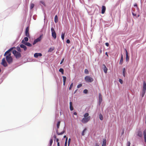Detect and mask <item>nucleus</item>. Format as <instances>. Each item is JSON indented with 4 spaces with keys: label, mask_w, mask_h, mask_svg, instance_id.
Here are the masks:
<instances>
[{
    "label": "nucleus",
    "mask_w": 146,
    "mask_h": 146,
    "mask_svg": "<svg viewBox=\"0 0 146 146\" xmlns=\"http://www.w3.org/2000/svg\"><path fill=\"white\" fill-rule=\"evenodd\" d=\"M102 44H97L96 46V50L100 55L102 52Z\"/></svg>",
    "instance_id": "obj_2"
},
{
    "label": "nucleus",
    "mask_w": 146,
    "mask_h": 146,
    "mask_svg": "<svg viewBox=\"0 0 146 146\" xmlns=\"http://www.w3.org/2000/svg\"><path fill=\"white\" fill-rule=\"evenodd\" d=\"M84 79L86 82L91 83L93 81V79L89 76H86Z\"/></svg>",
    "instance_id": "obj_3"
},
{
    "label": "nucleus",
    "mask_w": 146,
    "mask_h": 146,
    "mask_svg": "<svg viewBox=\"0 0 146 146\" xmlns=\"http://www.w3.org/2000/svg\"><path fill=\"white\" fill-rule=\"evenodd\" d=\"M1 64L5 67H6L8 65L7 63L5 60V58L2 59Z\"/></svg>",
    "instance_id": "obj_8"
},
{
    "label": "nucleus",
    "mask_w": 146,
    "mask_h": 146,
    "mask_svg": "<svg viewBox=\"0 0 146 146\" xmlns=\"http://www.w3.org/2000/svg\"><path fill=\"white\" fill-rule=\"evenodd\" d=\"M56 133L58 135H62L65 132L64 131H63L60 133H58V130L57 129L56 130Z\"/></svg>",
    "instance_id": "obj_21"
},
{
    "label": "nucleus",
    "mask_w": 146,
    "mask_h": 146,
    "mask_svg": "<svg viewBox=\"0 0 146 146\" xmlns=\"http://www.w3.org/2000/svg\"><path fill=\"white\" fill-rule=\"evenodd\" d=\"M70 111H73L74 110L73 107L72 106V102H70Z\"/></svg>",
    "instance_id": "obj_22"
},
{
    "label": "nucleus",
    "mask_w": 146,
    "mask_h": 146,
    "mask_svg": "<svg viewBox=\"0 0 146 146\" xmlns=\"http://www.w3.org/2000/svg\"><path fill=\"white\" fill-rule=\"evenodd\" d=\"M142 90H146V83L145 81H143V86Z\"/></svg>",
    "instance_id": "obj_18"
},
{
    "label": "nucleus",
    "mask_w": 146,
    "mask_h": 146,
    "mask_svg": "<svg viewBox=\"0 0 146 146\" xmlns=\"http://www.w3.org/2000/svg\"><path fill=\"white\" fill-rule=\"evenodd\" d=\"M106 10V7L104 6H102V13L104 14Z\"/></svg>",
    "instance_id": "obj_20"
},
{
    "label": "nucleus",
    "mask_w": 146,
    "mask_h": 146,
    "mask_svg": "<svg viewBox=\"0 0 146 146\" xmlns=\"http://www.w3.org/2000/svg\"><path fill=\"white\" fill-rule=\"evenodd\" d=\"M12 53L16 59L19 58L21 56L20 52H17L15 50H13L12 51Z\"/></svg>",
    "instance_id": "obj_1"
},
{
    "label": "nucleus",
    "mask_w": 146,
    "mask_h": 146,
    "mask_svg": "<svg viewBox=\"0 0 146 146\" xmlns=\"http://www.w3.org/2000/svg\"><path fill=\"white\" fill-rule=\"evenodd\" d=\"M51 31L52 36L54 39H55L56 38V34L53 27H52L51 28Z\"/></svg>",
    "instance_id": "obj_4"
},
{
    "label": "nucleus",
    "mask_w": 146,
    "mask_h": 146,
    "mask_svg": "<svg viewBox=\"0 0 146 146\" xmlns=\"http://www.w3.org/2000/svg\"><path fill=\"white\" fill-rule=\"evenodd\" d=\"M55 140H56V142H58L59 139L58 138H56V139H55Z\"/></svg>",
    "instance_id": "obj_55"
},
{
    "label": "nucleus",
    "mask_w": 146,
    "mask_h": 146,
    "mask_svg": "<svg viewBox=\"0 0 146 146\" xmlns=\"http://www.w3.org/2000/svg\"><path fill=\"white\" fill-rule=\"evenodd\" d=\"M7 54L6 55V56H8V57H11V53H7Z\"/></svg>",
    "instance_id": "obj_47"
},
{
    "label": "nucleus",
    "mask_w": 146,
    "mask_h": 146,
    "mask_svg": "<svg viewBox=\"0 0 146 146\" xmlns=\"http://www.w3.org/2000/svg\"><path fill=\"white\" fill-rule=\"evenodd\" d=\"M82 84H79L77 86V88H79L82 87Z\"/></svg>",
    "instance_id": "obj_46"
},
{
    "label": "nucleus",
    "mask_w": 146,
    "mask_h": 146,
    "mask_svg": "<svg viewBox=\"0 0 146 146\" xmlns=\"http://www.w3.org/2000/svg\"><path fill=\"white\" fill-rule=\"evenodd\" d=\"M146 91V90H142V91L141 93V96L142 98H143L144 97V96L145 94V93Z\"/></svg>",
    "instance_id": "obj_24"
},
{
    "label": "nucleus",
    "mask_w": 146,
    "mask_h": 146,
    "mask_svg": "<svg viewBox=\"0 0 146 146\" xmlns=\"http://www.w3.org/2000/svg\"><path fill=\"white\" fill-rule=\"evenodd\" d=\"M67 145H66V143H65L64 146H67Z\"/></svg>",
    "instance_id": "obj_64"
},
{
    "label": "nucleus",
    "mask_w": 146,
    "mask_h": 146,
    "mask_svg": "<svg viewBox=\"0 0 146 146\" xmlns=\"http://www.w3.org/2000/svg\"><path fill=\"white\" fill-rule=\"evenodd\" d=\"M15 48V47H13L9 49L8 50H7V51L6 52V53H10V52H11L12 50L13 49V48Z\"/></svg>",
    "instance_id": "obj_25"
},
{
    "label": "nucleus",
    "mask_w": 146,
    "mask_h": 146,
    "mask_svg": "<svg viewBox=\"0 0 146 146\" xmlns=\"http://www.w3.org/2000/svg\"><path fill=\"white\" fill-rule=\"evenodd\" d=\"M54 49V47H52L50 48L48 50V52H52Z\"/></svg>",
    "instance_id": "obj_26"
},
{
    "label": "nucleus",
    "mask_w": 146,
    "mask_h": 146,
    "mask_svg": "<svg viewBox=\"0 0 146 146\" xmlns=\"http://www.w3.org/2000/svg\"><path fill=\"white\" fill-rule=\"evenodd\" d=\"M145 142L146 143V129L144 130L143 134Z\"/></svg>",
    "instance_id": "obj_19"
},
{
    "label": "nucleus",
    "mask_w": 146,
    "mask_h": 146,
    "mask_svg": "<svg viewBox=\"0 0 146 146\" xmlns=\"http://www.w3.org/2000/svg\"><path fill=\"white\" fill-rule=\"evenodd\" d=\"M105 54L106 55V56H107V57H108V52H106L105 53Z\"/></svg>",
    "instance_id": "obj_57"
},
{
    "label": "nucleus",
    "mask_w": 146,
    "mask_h": 146,
    "mask_svg": "<svg viewBox=\"0 0 146 146\" xmlns=\"http://www.w3.org/2000/svg\"><path fill=\"white\" fill-rule=\"evenodd\" d=\"M23 39L25 42H27L29 40V38H28V37L27 36V37H24Z\"/></svg>",
    "instance_id": "obj_36"
},
{
    "label": "nucleus",
    "mask_w": 146,
    "mask_h": 146,
    "mask_svg": "<svg viewBox=\"0 0 146 146\" xmlns=\"http://www.w3.org/2000/svg\"><path fill=\"white\" fill-rule=\"evenodd\" d=\"M123 56L122 54H121V57L120 58V61L119 62V64L120 65H122L123 64Z\"/></svg>",
    "instance_id": "obj_23"
},
{
    "label": "nucleus",
    "mask_w": 146,
    "mask_h": 146,
    "mask_svg": "<svg viewBox=\"0 0 146 146\" xmlns=\"http://www.w3.org/2000/svg\"><path fill=\"white\" fill-rule=\"evenodd\" d=\"M57 146H60V145L59 142H57Z\"/></svg>",
    "instance_id": "obj_60"
},
{
    "label": "nucleus",
    "mask_w": 146,
    "mask_h": 146,
    "mask_svg": "<svg viewBox=\"0 0 146 146\" xmlns=\"http://www.w3.org/2000/svg\"><path fill=\"white\" fill-rule=\"evenodd\" d=\"M54 138L55 139H56V138H57L56 136L55 135H54Z\"/></svg>",
    "instance_id": "obj_61"
},
{
    "label": "nucleus",
    "mask_w": 146,
    "mask_h": 146,
    "mask_svg": "<svg viewBox=\"0 0 146 146\" xmlns=\"http://www.w3.org/2000/svg\"><path fill=\"white\" fill-rule=\"evenodd\" d=\"M29 28L28 27H27L25 29V35L29 37H30V35L29 33Z\"/></svg>",
    "instance_id": "obj_11"
},
{
    "label": "nucleus",
    "mask_w": 146,
    "mask_h": 146,
    "mask_svg": "<svg viewBox=\"0 0 146 146\" xmlns=\"http://www.w3.org/2000/svg\"><path fill=\"white\" fill-rule=\"evenodd\" d=\"M126 70L125 68H123L122 71V74L123 76L124 77H125L126 76Z\"/></svg>",
    "instance_id": "obj_17"
},
{
    "label": "nucleus",
    "mask_w": 146,
    "mask_h": 146,
    "mask_svg": "<svg viewBox=\"0 0 146 146\" xmlns=\"http://www.w3.org/2000/svg\"><path fill=\"white\" fill-rule=\"evenodd\" d=\"M131 143L130 141H128L127 143V146H130Z\"/></svg>",
    "instance_id": "obj_49"
},
{
    "label": "nucleus",
    "mask_w": 146,
    "mask_h": 146,
    "mask_svg": "<svg viewBox=\"0 0 146 146\" xmlns=\"http://www.w3.org/2000/svg\"><path fill=\"white\" fill-rule=\"evenodd\" d=\"M119 81L121 84H122L123 83V81L121 79H119Z\"/></svg>",
    "instance_id": "obj_43"
},
{
    "label": "nucleus",
    "mask_w": 146,
    "mask_h": 146,
    "mask_svg": "<svg viewBox=\"0 0 146 146\" xmlns=\"http://www.w3.org/2000/svg\"><path fill=\"white\" fill-rule=\"evenodd\" d=\"M20 47L22 48H23L24 49V51H26L27 49V47L24 44H21L20 45Z\"/></svg>",
    "instance_id": "obj_16"
},
{
    "label": "nucleus",
    "mask_w": 146,
    "mask_h": 146,
    "mask_svg": "<svg viewBox=\"0 0 146 146\" xmlns=\"http://www.w3.org/2000/svg\"><path fill=\"white\" fill-rule=\"evenodd\" d=\"M37 42H36V40H35L33 42V45H35V44H36Z\"/></svg>",
    "instance_id": "obj_54"
},
{
    "label": "nucleus",
    "mask_w": 146,
    "mask_h": 146,
    "mask_svg": "<svg viewBox=\"0 0 146 146\" xmlns=\"http://www.w3.org/2000/svg\"><path fill=\"white\" fill-rule=\"evenodd\" d=\"M5 58L7 62L9 64H11L13 62V59L12 57L6 56Z\"/></svg>",
    "instance_id": "obj_7"
},
{
    "label": "nucleus",
    "mask_w": 146,
    "mask_h": 146,
    "mask_svg": "<svg viewBox=\"0 0 146 146\" xmlns=\"http://www.w3.org/2000/svg\"><path fill=\"white\" fill-rule=\"evenodd\" d=\"M63 82V85L64 86L65 85L66 82Z\"/></svg>",
    "instance_id": "obj_62"
},
{
    "label": "nucleus",
    "mask_w": 146,
    "mask_h": 146,
    "mask_svg": "<svg viewBox=\"0 0 146 146\" xmlns=\"http://www.w3.org/2000/svg\"><path fill=\"white\" fill-rule=\"evenodd\" d=\"M136 135L140 138H142L143 137V131L141 129H139L137 132Z\"/></svg>",
    "instance_id": "obj_6"
},
{
    "label": "nucleus",
    "mask_w": 146,
    "mask_h": 146,
    "mask_svg": "<svg viewBox=\"0 0 146 146\" xmlns=\"http://www.w3.org/2000/svg\"><path fill=\"white\" fill-rule=\"evenodd\" d=\"M60 121H58L57 124H56L57 126V129L58 130V129L59 128L60 124Z\"/></svg>",
    "instance_id": "obj_32"
},
{
    "label": "nucleus",
    "mask_w": 146,
    "mask_h": 146,
    "mask_svg": "<svg viewBox=\"0 0 146 146\" xmlns=\"http://www.w3.org/2000/svg\"><path fill=\"white\" fill-rule=\"evenodd\" d=\"M78 90V89H77L74 92V94H75V93L76 92H77V90Z\"/></svg>",
    "instance_id": "obj_59"
},
{
    "label": "nucleus",
    "mask_w": 146,
    "mask_h": 146,
    "mask_svg": "<svg viewBox=\"0 0 146 146\" xmlns=\"http://www.w3.org/2000/svg\"><path fill=\"white\" fill-rule=\"evenodd\" d=\"M64 58H63L62 59V60H61V61L60 63V64H61L64 61Z\"/></svg>",
    "instance_id": "obj_50"
},
{
    "label": "nucleus",
    "mask_w": 146,
    "mask_h": 146,
    "mask_svg": "<svg viewBox=\"0 0 146 146\" xmlns=\"http://www.w3.org/2000/svg\"><path fill=\"white\" fill-rule=\"evenodd\" d=\"M99 117L101 121L103 120V116L102 114L101 113H100V114L99 115Z\"/></svg>",
    "instance_id": "obj_33"
},
{
    "label": "nucleus",
    "mask_w": 146,
    "mask_h": 146,
    "mask_svg": "<svg viewBox=\"0 0 146 146\" xmlns=\"http://www.w3.org/2000/svg\"><path fill=\"white\" fill-rule=\"evenodd\" d=\"M66 42L68 44H69L70 43V40L69 39H67V40H66Z\"/></svg>",
    "instance_id": "obj_51"
},
{
    "label": "nucleus",
    "mask_w": 146,
    "mask_h": 146,
    "mask_svg": "<svg viewBox=\"0 0 146 146\" xmlns=\"http://www.w3.org/2000/svg\"><path fill=\"white\" fill-rule=\"evenodd\" d=\"M54 22L55 23H57L58 22V17L57 15H56L54 17Z\"/></svg>",
    "instance_id": "obj_28"
},
{
    "label": "nucleus",
    "mask_w": 146,
    "mask_h": 146,
    "mask_svg": "<svg viewBox=\"0 0 146 146\" xmlns=\"http://www.w3.org/2000/svg\"><path fill=\"white\" fill-rule=\"evenodd\" d=\"M21 43L29 47H31L32 46V44L31 43L29 42H25L24 39H23L22 40Z\"/></svg>",
    "instance_id": "obj_9"
},
{
    "label": "nucleus",
    "mask_w": 146,
    "mask_h": 146,
    "mask_svg": "<svg viewBox=\"0 0 146 146\" xmlns=\"http://www.w3.org/2000/svg\"><path fill=\"white\" fill-rule=\"evenodd\" d=\"M105 45L107 47H108L109 46V44L108 42H106L105 43Z\"/></svg>",
    "instance_id": "obj_53"
},
{
    "label": "nucleus",
    "mask_w": 146,
    "mask_h": 146,
    "mask_svg": "<svg viewBox=\"0 0 146 146\" xmlns=\"http://www.w3.org/2000/svg\"><path fill=\"white\" fill-rule=\"evenodd\" d=\"M35 5L33 3H31V4L30 9H32L34 7Z\"/></svg>",
    "instance_id": "obj_39"
},
{
    "label": "nucleus",
    "mask_w": 146,
    "mask_h": 146,
    "mask_svg": "<svg viewBox=\"0 0 146 146\" xmlns=\"http://www.w3.org/2000/svg\"><path fill=\"white\" fill-rule=\"evenodd\" d=\"M65 33L62 32L61 33V38L63 40H64L65 36Z\"/></svg>",
    "instance_id": "obj_29"
},
{
    "label": "nucleus",
    "mask_w": 146,
    "mask_h": 146,
    "mask_svg": "<svg viewBox=\"0 0 146 146\" xmlns=\"http://www.w3.org/2000/svg\"><path fill=\"white\" fill-rule=\"evenodd\" d=\"M131 11H132V13L133 15L134 16L136 17V14L133 13V9H132Z\"/></svg>",
    "instance_id": "obj_45"
},
{
    "label": "nucleus",
    "mask_w": 146,
    "mask_h": 146,
    "mask_svg": "<svg viewBox=\"0 0 146 146\" xmlns=\"http://www.w3.org/2000/svg\"><path fill=\"white\" fill-rule=\"evenodd\" d=\"M89 113H85V114L84 115V117H88L89 116Z\"/></svg>",
    "instance_id": "obj_38"
},
{
    "label": "nucleus",
    "mask_w": 146,
    "mask_h": 146,
    "mask_svg": "<svg viewBox=\"0 0 146 146\" xmlns=\"http://www.w3.org/2000/svg\"><path fill=\"white\" fill-rule=\"evenodd\" d=\"M83 93L85 94H87L88 93V91L87 89H85L83 90Z\"/></svg>",
    "instance_id": "obj_37"
},
{
    "label": "nucleus",
    "mask_w": 146,
    "mask_h": 146,
    "mask_svg": "<svg viewBox=\"0 0 146 146\" xmlns=\"http://www.w3.org/2000/svg\"><path fill=\"white\" fill-rule=\"evenodd\" d=\"M40 3H41L44 6H46V5H45V4L44 3V2H43V1H40Z\"/></svg>",
    "instance_id": "obj_44"
},
{
    "label": "nucleus",
    "mask_w": 146,
    "mask_h": 146,
    "mask_svg": "<svg viewBox=\"0 0 146 146\" xmlns=\"http://www.w3.org/2000/svg\"><path fill=\"white\" fill-rule=\"evenodd\" d=\"M43 36V35L42 34L39 37L35 39V40H36V41L37 42H40L42 39Z\"/></svg>",
    "instance_id": "obj_14"
},
{
    "label": "nucleus",
    "mask_w": 146,
    "mask_h": 146,
    "mask_svg": "<svg viewBox=\"0 0 146 146\" xmlns=\"http://www.w3.org/2000/svg\"><path fill=\"white\" fill-rule=\"evenodd\" d=\"M42 54L40 53H35L34 54V57L35 58H37L38 57L42 56Z\"/></svg>",
    "instance_id": "obj_15"
},
{
    "label": "nucleus",
    "mask_w": 146,
    "mask_h": 146,
    "mask_svg": "<svg viewBox=\"0 0 146 146\" xmlns=\"http://www.w3.org/2000/svg\"><path fill=\"white\" fill-rule=\"evenodd\" d=\"M87 130V129L86 128H85L83 130L82 133V136H84V133L86 131V130Z\"/></svg>",
    "instance_id": "obj_34"
},
{
    "label": "nucleus",
    "mask_w": 146,
    "mask_h": 146,
    "mask_svg": "<svg viewBox=\"0 0 146 146\" xmlns=\"http://www.w3.org/2000/svg\"><path fill=\"white\" fill-rule=\"evenodd\" d=\"M106 139H103L102 146H106Z\"/></svg>",
    "instance_id": "obj_27"
},
{
    "label": "nucleus",
    "mask_w": 146,
    "mask_h": 146,
    "mask_svg": "<svg viewBox=\"0 0 146 146\" xmlns=\"http://www.w3.org/2000/svg\"><path fill=\"white\" fill-rule=\"evenodd\" d=\"M73 114L74 115H76L77 114V113L76 112H74L73 113Z\"/></svg>",
    "instance_id": "obj_58"
},
{
    "label": "nucleus",
    "mask_w": 146,
    "mask_h": 146,
    "mask_svg": "<svg viewBox=\"0 0 146 146\" xmlns=\"http://www.w3.org/2000/svg\"><path fill=\"white\" fill-rule=\"evenodd\" d=\"M67 140H68V137H66V141L65 143H66V145H67Z\"/></svg>",
    "instance_id": "obj_56"
},
{
    "label": "nucleus",
    "mask_w": 146,
    "mask_h": 146,
    "mask_svg": "<svg viewBox=\"0 0 146 146\" xmlns=\"http://www.w3.org/2000/svg\"><path fill=\"white\" fill-rule=\"evenodd\" d=\"M73 83H71V84H70V87H69V90H70L71 89H72V87H73Z\"/></svg>",
    "instance_id": "obj_40"
},
{
    "label": "nucleus",
    "mask_w": 146,
    "mask_h": 146,
    "mask_svg": "<svg viewBox=\"0 0 146 146\" xmlns=\"http://www.w3.org/2000/svg\"><path fill=\"white\" fill-rule=\"evenodd\" d=\"M102 68L104 70V73L105 74H106L107 72V71H108V69L107 68V67L105 64H103L102 65Z\"/></svg>",
    "instance_id": "obj_13"
},
{
    "label": "nucleus",
    "mask_w": 146,
    "mask_h": 146,
    "mask_svg": "<svg viewBox=\"0 0 146 146\" xmlns=\"http://www.w3.org/2000/svg\"><path fill=\"white\" fill-rule=\"evenodd\" d=\"M90 116H88L86 117H84L82 120V122L83 123H86L90 120Z\"/></svg>",
    "instance_id": "obj_5"
},
{
    "label": "nucleus",
    "mask_w": 146,
    "mask_h": 146,
    "mask_svg": "<svg viewBox=\"0 0 146 146\" xmlns=\"http://www.w3.org/2000/svg\"><path fill=\"white\" fill-rule=\"evenodd\" d=\"M7 53H6V52H5L4 54V56H6V54H7Z\"/></svg>",
    "instance_id": "obj_63"
},
{
    "label": "nucleus",
    "mask_w": 146,
    "mask_h": 146,
    "mask_svg": "<svg viewBox=\"0 0 146 146\" xmlns=\"http://www.w3.org/2000/svg\"><path fill=\"white\" fill-rule=\"evenodd\" d=\"M63 78V82H66V77L65 76H62Z\"/></svg>",
    "instance_id": "obj_42"
},
{
    "label": "nucleus",
    "mask_w": 146,
    "mask_h": 146,
    "mask_svg": "<svg viewBox=\"0 0 146 146\" xmlns=\"http://www.w3.org/2000/svg\"><path fill=\"white\" fill-rule=\"evenodd\" d=\"M59 71L60 72H61L62 74H64V70L62 68H60L59 69Z\"/></svg>",
    "instance_id": "obj_30"
},
{
    "label": "nucleus",
    "mask_w": 146,
    "mask_h": 146,
    "mask_svg": "<svg viewBox=\"0 0 146 146\" xmlns=\"http://www.w3.org/2000/svg\"><path fill=\"white\" fill-rule=\"evenodd\" d=\"M134 6L135 7H137V9L138 10H139V8H138V7H137V3H135V4H134Z\"/></svg>",
    "instance_id": "obj_52"
},
{
    "label": "nucleus",
    "mask_w": 146,
    "mask_h": 146,
    "mask_svg": "<svg viewBox=\"0 0 146 146\" xmlns=\"http://www.w3.org/2000/svg\"><path fill=\"white\" fill-rule=\"evenodd\" d=\"M84 73L86 74H89V71L87 69H85L84 70Z\"/></svg>",
    "instance_id": "obj_41"
},
{
    "label": "nucleus",
    "mask_w": 146,
    "mask_h": 146,
    "mask_svg": "<svg viewBox=\"0 0 146 146\" xmlns=\"http://www.w3.org/2000/svg\"><path fill=\"white\" fill-rule=\"evenodd\" d=\"M99 100L98 104L100 105L101 104L102 100V96L100 93L99 94Z\"/></svg>",
    "instance_id": "obj_12"
},
{
    "label": "nucleus",
    "mask_w": 146,
    "mask_h": 146,
    "mask_svg": "<svg viewBox=\"0 0 146 146\" xmlns=\"http://www.w3.org/2000/svg\"><path fill=\"white\" fill-rule=\"evenodd\" d=\"M124 50L125 51V54H126V62H128L129 58V56L128 52L127 51V50L125 48Z\"/></svg>",
    "instance_id": "obj_10"
},
{
    "label": "nucleus",
    "mask_w": 146,
    "mask_h": 146,
    "mask_svg": "<svg viewBox=\"0 0 146 146\" xmlns=\"http://www.w3.org/2000/svg\"><path fill=\"white\" fill-rule=\"evenodd\" d=\"M53 143V140L52 139H51L50 140L49 142V146H51Z\"/></svg>",
    "instance_id": "obj_35"
},
{
    "label": "nucleus",
    "mask_w": 146,
    "mask_h": 146,
    "mask_svg": "<svg viewBox=\"0 0 146 146\" xmlns=\"http://www.w3.org/2000/svg\"><path fill=\"white\" fill-rule=\"evenodd\" d=\"M70 141H71V139L70 138L68 139V146H69L70 144Z\"/></svg>",
    "instance_id": "obj_48"
},
{
    "label": "nucleus",
    "mask_w": 146,
    "mask_h": 146,
    "mask_svg": "<svg viewBox=\"0 0 146 146\" xmlns=\"http://www.w3.org/2000/svg\"><path fill=\"white\" fill-rule=\"evenodd\" d=\"M16 49H17V50L18 51L17 52H21V49L20 46H17L16 47Z\"/></svg>",
    "instance_id": "obj_31"
}]
</instances>
